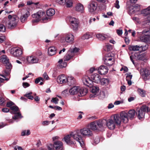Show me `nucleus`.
<instances>
[{
    "instance_id": "nucleus-56",
    "label": "nucleus",
    "mask_w": 150,
    "mask_h": 150,
    "mask_svg": "<svg viewBox=\"0 0 150 150\" xmlns=\"http://www.w3.org/2000/svg\"><path fill=\"white\" fill-rule=\"evenodd\" d=\"M123 103V100H121V101H119L117 100L115 101L114 103V104L115 105H118L121 103Z\"/></svg>"
},
{
    "instance_id": "nucleus-21",
    "label": "nucleus",
    "mask_w": 150,
    "mask_h": 150,
    "mask_svg": "<svg viewBox=\"0 0 150 150\" xmlns=\"http://www.w3.org/2000/svg\"><path fill=\"white\" fill-rule=\"evenodd\" d=\"M71 137H72V136H71V133L65 136L62 139V140L64 141L68 144H74V142L71 139Z\"/></svg>"
},
{
    "instance_id": "nucleus-60",
    "label": "nucleus",
    "mask_w": 150,
    "mask_h": 150,
    "mask_svg": "<svg viewBox=\"0 0 150 150\" xmlns=\"http://www.w3.org/2000/svg\"><path fill=\"white\" fill-rule=\"evenodd\" d=\"M42 76L43 78L46 80H47L49 78L48 76L46 73H44L43 74Z\"/></svg>"
},
{
    "instance_id": "nucleus-51",
    "label": "nucleus",
    "mask_w": 150,
    "mask_h": 150,
    "mask_svg": "<svg viewBox=\"0 0 150 150\" xmlns=\"http://www.w3.org/2000/svg\"><path fill=\"white\" fill-rule=\"evenodd\" d=\"M116 33L118 35L121 36L122 33V30L117 29L116 30Z\"/></svg>"
},
{
    "instance_id": "nucleus-16",
    "label": "nucleus",
    "mask_w": 150,
    "mask_h": 150,
    "mask_svg": "<svg viewBox=\"0 0 150 150\" xmlns=\"http://www.w3.org/2000/svg\"><path fill=\"white\" fill-rule=\"evenodd\" d=\"M120 117L122 122L124 123H127L129 121L127 113L125 111H122L120 113Z\"/></svg>"
},
{
    "instance_id": "nucleus-37",
    "label": "nucleus",
    "mask_w": 150,
    "mask_h": 150,
    "mask_svg": "<svg viewBox=\"0 0 150 150\" xmlns=\"http://www.w3.org/2000/svg\"><path fill=\"white\" fill-rule=\"evenodd\" d=\"M92 37V35L91 33H87L84 35L82 38L83 39H88Z\"/></svg>"
},
{
    "instance_id": "nucleus-14",
    "label": "nucleus",
    "mask_w": 150,
    "mask_h": 150,
    "mask_svg": "<svg viewBox=\"0 0 150 150\" xmlns=\"http://www.w3.org/2000/svg\"><path fill=\"white\" fill-rule=\"evenodd\" d=\"M142 13L146 17V19L145 21V23L150 26V6L144 9Z\"/></svg>"
},
{
    "instance_id": "nucleus-40",
    "label": "nucleus",
    "mask_w": 150,
    "mask_h": 150,
    "mask_svg": "<svg viewBox=\"0 0 150 150\" xmlns=\"http://www.w3.org/2000/svg\"><path fill=\"white\" fill-rule=\"evenodd\" d=\"M65 4L67 7H70L72 6L73 2L71 0H66Z\"/></svg>"
},
{
    "instance_id": "nucleus-2",
    "label": "nucleus",
    "mask_w": 150,
    "mask_h": 150,
    "mask_svg": "<svg viewBox=\"0 0 150 150\" xmlns=\"http://www.w3.org/2000/svg\"><path fill=\"white\" fill-rule=\"evenodd\" d=\"M147 47H129V50L130 51H133L134 52L136 51V54L135 56L136 59L139 60H144L146 59V58L145 54H138L137 53H140L143 48H144V50L146 49Z\"/></svg>"
},
{
    "instance_id": "nucleus-8",
    "label": "nucleus",
    "mask_w": 150,
    "mask_h": 150,
    "mask_svg": "<svg viewBox=\"0 0 150 150\" xmlns=\"http://www.w3.org/2000/svg\"><path fill=\"white\" fill-rule=\"evenodd\" d=\"M79 49L77 47H74L73 49H70L68 51L67 54L64 57V61H68L71 59L73 56L74 53L79 51Z\"/></svg>"
},
{
    "instance_id": "nucleus-44",
    "label": "nucleus",
    "mask_w": 150,
    "mask_h": 150,
    "mask_svg": "<svg viewBox=\"0 0 150 150\" xmlns=\"http://www.w3.org/2000/svg\"><path fill=\"white\" fill-rule=\"evenodd\" d=\"M100 142L99 138L98 137H96L94 139V142L93 143V144H96L99 143Z\"/></svg>"
},
{
    "instance_id": "nucleus-48",
    "label": "nucleus",
    "mask_w": 150,
    "mask_h": 150,
    "mask_svg": "<svg viewBox=\"0 0 150 150\" xmlns=\"http://www.w3.org/2000/svg\"><path fill=\"white\" fill-rule=\"evenodd\" d=\"M119 1L118 0H116L115 1V3L114 4L115 7L117 9L120 8V6L119 5Z\"/></svg>"
},
{
    "instance_id": "nucleus-41",
    "label": "nucleus",
    "mask_w": 150,
    "mask_h": 150,
    "mask_svg": "<svg viewBox=\"0 0 150 150\" xmlns=\"http://www.w3.org/2000/svg\"><path fill=\"white\" fill-rule=\"evenodd\" d=\"M28 16L27 13L21 16L20 18V20L21 22L24 23L25 21L27 19Z\"/></svg>"
},
{
    "instance_id": "nucleus-38",
    "label": "nucleus",
    "mask_w": 150,
    "mask_h": 150,
    "mask_svg": "<svg viewBox=\"0 0 150 150\" xmlns=\"http://www.w3.org/2000/svg\"><path fill=\"white\" fill-rule=\"evenodd\" d=\"M138 92L140 95L142 97H144L145 96L146 94V91L142 89H138Z\"/></svg>"
},
{
    "instance_id": "nucleus-32",
    "label": "nucleus",
    "mask_w": 150,
    "mask_h": 150,
    "mask_svg": "<svg viewBox=\"0 0 150 150\" xmlns=\"http://www.w3.org/2000/svg\"><path fill=\"white\" fill-rule=\"evenodd\" d=\"M127 114L129 119H133L135 116V111L134 110H130L128 112Z\"/></svg>"
},
{
    "instance_id": "nucleus-15",
    "label": "nucleus",
    "mask_w": 150,
    "mask_h": 150,
    "mask_svg": "<svg viewBox=\"0 0 150 150\" xmlns=\"http://www.w3.org/2000/svg\"><path fill=\"white\" fill-rule=\"evenodd\" d=\"M140 73L143 79L145 81L149 79L150 77V72L146 69H142L140 70Z\"/></svg>"
},
{
    "instance_id": "nucleus-30",
    "label": "nucleus",
    "mask_w": 150,
    "mask_h": 150,
    "mask_svg": "<svg viewBox=\"0 0 150 150\" xmlns=\"http://www.w3.org/2000/svg\"><path fill=\"white\" fill-rule=\"evenodd\" d=\"M47 52L49 56L53 55L56 53V49L55 47H49L48 49Z\"/></svg>"
},
{
    "instance_id": "nucleus-63",
    "label": "nucleus",
    "mask_w": 150,
    "mask_h": 150,
    "mask_svg": "<svg viewBox=\"0 0 150 150\" xmlns=\"http://www.w3.org/2000/svg\"><path fill=\"white\" fill-rule=\"evenodd\" d=\"M36 54L38 56H40L42 55V53L40 51L38 50L36 52Z\"/></svg>"
},
{
    "instance_id": "nucleus-39",
    "label": "nucleus",
    "mask_w": 150,
    "mask_h": 150,
    "mask_svg": "<svg viewBox=\"0 0 150 150\" xmlns=\"http://www.w3.org/2000/svg\"><path fill=\"white\" fill-rule=\"evenodd\" d=\"M96 37L100 40H103L105 39L106 38L102 34H98L96 35Z\"/></svg>"
},
{
    "instance_id": "nucleus-43",
    "label": "nucleus",
    "mask_w": 150,
    "mask_h": 150,
    "mask_svg": "<svg viewBox=\"0 0 150 150\" xmlns=\"http://www.w3.org/2000/svg\"><path fill=\"white\" fill-rule=\"evenodd\" d=\"M58 101L59 99L57 98H53L52 99L51 102L56 104H58Z\"/></svg>"
},
{
    "instance_id": "nucleus-62",
    "label": "nucleus",
    "mask_w": 150,
    "mask_h": 150,
    "mask_svg": "<svg viewBox=\"0 0 150 150\" xmlns=\"http://www.w3.org/2000/svg\"><path fill=\"white\" fill-rule=\"evenodd\" d=\"M68 90L66 89L62 92V94L64 95H66L68 93Z\"/></svg>"
},
{
    "instance_id": "nucleus-31",
    "label": "nucleus",
    "mask_w": 150,
    "mask_h": 150,
    "mask_svg": "<svg viewBox=\"0 0 150 150\" xmlns=\"http://www.w3.org/2000/svg\"><path fill=\"white\" fill-rule=\"evenodd\" d=\"M88 90L86 88H80L79 87V93L82 96L85 95L88 92Z\"/></svg>"
},
{
    "instance_id": "nucleus-18",
    "label": "nucleus",
    "mask_w": 150,
    "mask_h": 150,
    "mask_svg": "<svg viewBox=\"0 0 150 150\" xmlns=\"http://www.w3.org/2000/svg\"><path fill=\"white\" fill-rule=\"evenodd\" d=\"M64 38L66 42L71 44L74 42V36L71 34L68 33L65 35Z\"/></svg>"
},
{
    "instance_id": "nucleus-9",
    "label": "nucleus",
    "mask_w": 150,
    "mask_h": 150,
    "mask_svg": "<svg viewBox=\"0 0 150 150\" xmlns=\"http://www.w3.org/2000/svg\"><path fill=\"white\" fill-rule=\"evenodd\" d=\"M98 4L95 1H91L88 3V11L92 14H94L97 8Z\"/></svg>"
},
{
    "instance_id": "nucleus-7",
    "label": "nucleus",
    "mask_w": 150,
    "mask_h": 150,
    "mask_svg": "<svg viewBox=\"0 0 150 150\" xmlns=\"http://www.w3.org/2000/svg\"><path fill=\"white\" fill-rule=\"evenodd\" d=\"M114 54L112 53L107 54L103 59L104 63L108 66L112 65L114 63Z\"/></svg>"
},
{
    "instance_id": "nucleus-35",
    "label": "nucleus",
    "mask_w": 150,
    "mask_h": 150,
    "mask_svg": "<svg viewBox=\"0 0 150 150\" xmlns=\"http://www.w3.org/2000/svg\"><path fill=\"white\" fill-rule=\"evenodd\" d=\"M11 109L12 110V113L16 114L19 112L18 108L16 106H13L11 107Z\"/></svg>"
},
{
    "instance_id": "nucleus-5",
    "label": "nucleus",
    "mask_w": 150,
    "mask_h": 150,
    "mask_svg": "<svg viewBox=\"0 0 150 150\" xmlns=\"http://www.w3.org/2000/svg\"><path fill=\"white\" fill-rule=\"evenodd\" d=\"M148 111V107L145 105H142L140 108L137 110L136 113L137 117L139 120L143 119L146 112Z\"/></svg>"
},
{
    "instance_id": "nucleus-22",
    "label": "nucleus",
    "mask_w": 150,
    "mask_h": 150,
    "mask_svg": "<svg viewBox=\"0 0 150 150\" xmlns=\"http://www.w3.org/2000/svg\"><path fill=\"white\" fill-rule=\"evenodd\" d=\"M106 125L108 128L111 130L114 129L116 126L115 123L112 119H109L106 121Z\"/></svg>"
},
{
    "instance_id": "nucleus-28",
    "label": "nucleus",
    "mask_w": 150,
    "mask_h": 150,
    "mask_svg": "<svg viewBox=\"0 0 150 150\" xmlns=\"http://www.w3.org/2000/svg\"><path fill=\"white\" fill-rule=\"evenodd\" d=\"M79 87L74 86L69 89V92L71 95H74L79 93Z\"/></svg>"
},
{
    "instance_id": "nucleus-17",
    "label": "nucleus",
    "mask_w": 150,
    "mask_h": 150,
    "mask_svg": "<svg viewBox=\"0 0 150 150\" xmlns=\"http://www.w3.org/2000/svg\"><path fill=\"white\" fill-rule=\"evenodd\" d=\"M26 59L28 62L30 64L38 63L39 61V59L37 57L33 56L28 57Z\"/></svg>"
},
{
    "instance_id": "nucleus-27",
    "label": "nucleus",
    "mask_w": 150,
    "mask_h": 150,
    "mask_svg": "<svg viewBox=\"0 0 150 150\" xmlns=\"http://www.w3.org/2000/svg\"><path fill=\"white\" fill-rule=\"evenodd\" d=\"M113 120L115 123V125H120L122 122L120 116L118 115H114L113 117Z\"/></svg>"
},
{
    "instance_id": "nucleus-29",
    "label": "nucleus",
    "mask_w": 150,
    "mask_h": 150,
    "mask_svg": "<svg viewBox=\"0 0 150 150\" xmlns=\"http://www.w3.org/2000/svg\"><path fill=\"white\" fill-rule=\"evenodd\" d=\"M66 80L68 84L70 86L73 84L75 83L74 79L73 77L71 76L67 77Z\"/></svg>"
},
{
    "instance_id": "nucleus-58",
    "label": "nucleus",
    "mask_w": 150,
    "mask_h": 150,
    "mask_svg": "<svg viewBox=\"0 0 150 150\" xmlns=\"http://www.w3.org/2000/svg\"><path fill=\"white\" fill-rule=\"evenodd\" d=\"M5 40V37L4 36H0V42H3Z\"/></svg>"
},
{
    "instance_id": "nucleus-33",
    "label": "nucleus",
    "mask_w": 150,
    "mask_h": 150,
    "mask_svg": "<svg viewBox=\"0 0 150 150\" xmlns=\"http://www.w3.org/2000/svg\"><path fill=\"white\" fill-rule=\"evenodd\" d=\"M76 9L77 11L81 12H83L84 10L83 6L81 4H79L77 5Z\"/></svg>"
},
{
    "instance_id": "nucleus-54",
    "label": "nucleus",
    "mask_w": 150,
    "mask_h": 150,
    "mask_svg": "<svg viewBox=\"0 0 150 150\" xmlns=\"http://www.w3.org/2000/svg\"><path fill=\"white\" fill-rule=\"evenodd\" d=\"M51 122V121H45L42 122V124L43 125H48Z\"/></svg>"
},
{
    "instance_id": "nucleus-11",
    "label": "nucleus",
    "mask_w": 150,
    "mask_h": 150,
    "mask_svg": "<svg viewBox=\"0 0 150 150\" xmlns=\"http://www.w3.org/2000/svg\"><path fill=\"white\" fill-rule=\"evenodd\" d=\"M69 21L71 23V28L74 30L77 31L79 23L78 20L75 18L70 17Z\"/></svg>"
},
{
    "instance_id": "nucleus-13",
    "label": "nucleus",
    "mask_w": 150,
    "mask_h": 150,
    "mask_svg": "<svg viewBox=\"0 0 150 150\" xmlns=\"http://www.w3.org/2000/svg\"><path fill=\"white\" fill-rule=\"evenodd\" d=\"M9 51L11 54L15 57H19L22 54V50L20 48L12 47Z\"/></svg>"
},
{
    "instance_id": "nucleus-59",
    "label": "nucleus",
    "mask_w": 150,
    "mask_h": 150,
    "mask_svg": "<svg viewBox=\"0 0 150 150\" xmlns=\"http://www.w3.org/2000/svg\"><path fill=\"white\" fill-rule=\"evenodd\" d=\"M2 110L3 112H9V110L7 108H4L2 109Z\"/></svg>"
},
{
    "instance_id": "nucleus-55",
    "label": "nucleus",
    "mask_w": 150,
    "mask_h": 150,
    "mask_svg": "<svg viewBox=\"0 0 150 150\" xmlns=\"http://www.w3.org/2000/svg\"><path fill=\"white\" fill-rule=\"evenodd\" d=\"M67 65V63L66 62H63V64H61V65H59V67L61 68L65 67Z\"/></svg>"
},
{
    "instance_id": "nucleus-23",
    "label": "nucleus",
    "mask_w": 150,
    "mask_h": 150,
    "mask_svg": "<svg viewBox=\"0 0 150 150\" xmlns=\"http://www.w3.org/2000/svg\"><path fill=\"white\" fill-rule=\"evenodd\" d=\"M91 78L93 81L96 83H100V76L97 74H92L91 76Z\"/></svg>"
},
{
    "instance_id": "nucleus-24",
    "label": "nucleus",
    "mask_w": 150,
    "mask_h": 150,
    "mask_svg": "<svg viewBox=\"0 0 150 150\" xmlns=\"http://www.w3.org/2000/svg\"><path fill=\"white\" fill-rule=\"evenodd\" d=\"M67 77L64 75H62L58 76L57 81L58 83L62 84L65 83L67 82Z\"/></svg>"
},
{
    "instance_id": "nucleus-12",
    "label": "nucleus",
    "mask_w": 150,
    "mask_h": 150,
    "mask_svg": "<svg viewBox=\"0 0 150 150\" xmlns=\"http://www.w3.org/2000/svg\"><path fill=\"white\" fill-rule=\"evenodd\" d=\"M0 61L1 62L4 64L6 69H10L11 67V65L10 63L9 59L7 56L3 55L0 57Z\"/></svg>"
},
{
    "instance_id": "nucleus-20",
    "label": "nucleus",
    "mask_w": 150,
    "mask_h": 150,
    "mask_svg": "<svg viewBox=\"0 0 150 150\" xmlns=\"http://www.w3.org/2000/svg\"><path fill=\"white\" fill-rule=\"evenodd\" d=\"M97 70L98 73L101 75L106 74L108 70L107 67L103 65L100 66Z\"/></svg>"
},
{
    "instance_id": "nucleus-47",
    "label": "nucleus",
    "mask_w": 150,
    "mask_h": 150,
    "mask_svg": "<svg viewBox=\"0 0 150 150\" xmlns=\"http://www.w3.org/2000/svg\"><path fill=\"white\" fill-rule=\"evenodd\" d=\"M14 105V103L11 101H9L7 103L6 105L7 107H11Z\"/></svg>"
},
{
    "instance_id": "nucleus-10",
    "label": "nucleus",
    "mask_w": 150,
    "mask_h": 150,
    "mask_svg": "<svg viewBox=\"0 0 150 150\" xmlns=\"http://www.w3.org/2000/svg\"><path fill=\"white\" fill-rule=\"evenodd\" d=\"M91 129L88 127H84L80 129L81 134L85 137H89L93 134Z\"/></svg>"
},
{
    "instance_id": "nucleus-19",
    "label": "nucleus",
    "mask_w": 150,
    "mask_h": 150,
    "mask_svg": "<svg viewBox=\"0 0 150 150\" xmlns=\"http://www.w3.org/2000/svg\"><path fill=\"white\" fill-rule=\"evenodd\" d=\"M83 81L84 84L90 87H91L93 85V82L92 80L87 76H86L83 78Z\"/></svg>"
},
{
    "instance_id": "nucleus-34",
    "label": "nucleus",
    "mask_w": 150,
    "mask_h": 150,
    "mask_svg": "<svg viewBox=\"0 0 150 150\" xmlns=\"http://www.w3.org/2000/svg\"><path fill=\"white\" fill-rule=\"evenodd\" d=\"M55 10L52 8L49 9L46 11L47 15L48 16H52L55 14Z\"/></svg>"
},
{
    "instance_id": "nucleus-61",
    "label": "nucleus",
    "mask_w": 150,
    "mask_h": 150,
    "mask_svg": "<svg viewBox=\"0 0 150 150\" xmlns=\"http://www.w3.org/2000/svg\"><path fill=\"white\" fill-rule=\"evenodd\" d=\"M125 42L126 44H129V40L128 38L125 37Z\"/></svg>"
},
{
    "instance_id": "nucleus-64",
    "label": "nucleus",
    "mask_w": 150,
    "mask_h": 150,
    "mask_svg": "<svg viewBox=\"0 0 150 150\" xmlns=\"http://www.w3.org/2000/svg\"><path fill=\"white\" fill-rule=\"evenodd\" d=\"M53 147V145L50 144L47 146V148L49 150H52V148Z\"/></svg>"
},
{
    "instance_id": "nucleus-45",
    "label": "nucleus",
    "mask_w": 150,
    "mask_h": 150,
    "mask_svg": "<svg viewBox=\"0 0 150 150\" xmlns=\"http://www.w3.org/2000/svg\"><path fill=\"white\" fill-rule=\"evenodd\" d=\"M6 28L4 25L2 24H0V32H4Z\"/></svg>"
},
{
    "instance_id": "nucleus-57",
    "label": "nucleus",
    "mask_w": 150,
    "mask_h": 150,
    "mask_svg": "<svg viewBox=\"0 0 150 150\" xmlns=\"http://www.w3.org/2000/svg\"><path fill=\"white\" fill-rule=\"evenodd\" d=\"M103 50L105 51L109 52L112 50V47H104Z\"/></svg>"
},
{
    "instance_id": "nucleus-52",
    "label": "nucleus",
    "mask_w": 150,
    "mask_h": 150,
    "mask_svg": "<svg viewBox=\"0 0 150 150\" xmlns=\"http://www.w3.org/2000/svg\"><path fill=\"white\" fill-rule=\"evenodd\" d=\"M25 96L27 97L28 99H31L33 100L34 98V97L33 96L29 95L28 94H26L25 95Z\"/></svg>"
},
{
    "instance_id": "nucleus-25",
    "label": "nucleus",
    "mask_w": 150,
    "mask_h": 150,
    "mask_svg": "<svg viewBox=\"0 0 150 150\" xmlns=\"http://www.w3.org/2000/svg\"><path fill=\"white\" fill-rule=\"evenodd\" d=\"M91 87V91L92 94L90 95V98H92L95 97L99 92V88L97 86H93Z\"/></svg>"
},
{
    "instance_id": "nucleus-53",
    "label": "nucleus",
    "mask_w": 150,
    "mask_h": 150,
    "mask_svg": "<svg viewBox=\"0 0 150 150\" xmlns=\"http://www.w3.org/2000/svg\"><path fill=\"white\" fill-rule=\"evenodd\" d=\"M30 85V84L27 82H23V86L25 88L29 87Z\"/></svg>"
},
{
    "instance_id": "nucleus-49",
    "label": "nucleus",
    "mask_w": 150,
    "mask_h": 150,
    "mask_svg": "<svg viewBox=\"0 0 150 150\" xmlns=\"http://www.w3.org/2000/svg\"><path fill=\"white\" fill-rule=\"evenodd\" d=\"M132 75H131L130 73L127 74L126 77V80H131L132 79Z\"/></svg>"
},
{
    "instance_id": "nucleus-6",
    "label": "nucleus",
    "mask_w": 150,
    "mask_h": 150,
    "mask_svg": "<svg viewBox=\"0 0 150 150\" xmlns=\"http://www.w3.org/2000/svg\"><path fill=\"white\" fill-rule=\"evenodd\" d=\"M91 129L100 130L103 127V121L99 120L91 122L90 125Z\"/></svg>"
},
{
    "instance_id": "nucleus-4",
    "label": "nucleus",
    "mask_w": 150,
    "mask_h": 150,
    "mask_svg": "<svg viewBox=\"0 0 150 150\" xmlns=\"http://www.w3.org/2000/svg\"><path fill=\"white\" fill-rule=\"evenodd\" d=\"M72 138L78 142L81 146L82 147L83 144L82 136L81 135L80 130L71 132Z\"/></svg>"
},
{
    "instance_id": "nucleus-36",
    "label": "nucleus",
    "mask_w": 150,
    "mask_h": 150,
    "mask_svg": "<svg viewBox=\"0 0 150 150\" xmlns=\"http://www.w3.org/2000/svg\"><path fill=\"white\" fill-rule=\"evenodd\" d=\"M109 81V80L108 79L103 78L102 79L100 78V83L102 85L107 84L108 83Z\"/></svg>"
},
{
    "instance_id": "nucleus-42",
    "label": "nucleus",
    "mask_w": 150,
    "mask_h": 150,
    "mask_svg": "<svg viewBox=\"0 0 150 150\" xmlns=\"http://www.w3.org/2000/svg\"><path fill=\"white\" fill-rule=\"evenodd\" d=\"M15 114V116L12 117L13 119L16 120L22 118L21 114L19 112H17V113Z\"/></svg>"
},
{
    "instance_id": "nucleus-50",
    "label": "nucleus",
    "mask_w": 150,
    "mask_h": 150,
    "mask_svg": "<svg viewBox=\"0 0 150 150\" xmlns=\"http://www.w3.org/2000/svg\"><path fill=\"white\" fill-rule=\"evenodd\" d=\"M39 3V2L33 3L31 1H27V4L28 5H30L32 4H34V5H37Z\"/></svg>"
},
{
    "instance_id": "nucleus-26",
    "label": "nucleus",
    "mask_w": 150,
    "mask_h": 150,
    "mask_svg": "<svg viewBox=\"0 0 150 150\" xmlns=\"http://www.w3.org/2000/svg\"><path fill=\"white\" fill-rule=\"evenodd\" d=\"M53 146L56 150H62L63 147V144L60 141H56L54 142Z\"/></svg>"
},
{
    "instance_id": "nucleus-1",
    "label": "nucleus",
    "mask_w": 150,
    "mask_h": 150,
    "mask_svg": "<svg viewBox=\"0 0 150 150\" xmlns=\"http://www.w3.org/2000/svg\"><path fill=\"white\" fill-rule=\"evenodd\" d=\"M32 16L33 18H35L32 21L33 23L38 22L41 19L43 21H47L48 19L46 16L45 12L42 10L36 13L33 14Z\"/></svg>"
},
{
    "instance_id": "nucleus-46",
    "label": "nucleus",
    "mask_w": 150,
    "mask_h": 150,
    "mask_svg": "<svg viewBox=\"0 0 150 150\" xmlns=\"http://www.w3.org/2000/svg\"><path fill=\"white\" fill-rule=\"evenodd\" d=\"M66 0H57L56 2L61 5L65 4Z\"/></svg>"
},
{
    "instance_id": "nucleus-3",
    "label": "nucleus",
    "mask_w": 150,
    "mask_h": 150,
    "mask_svg": "<svg viewBox=\"0 0 150 150\" xmlns=\"http://www.w3.org/2000/svg\"><path fill=\"white\" fill-rule=\"evenodd\" d=\"M8 18L9 20L7 23V25L8 28L12 29L16 27L18 21V19L17 16L15 15L12 16L10 15L8 16Z\"/></svg>"
}]
</instances>
